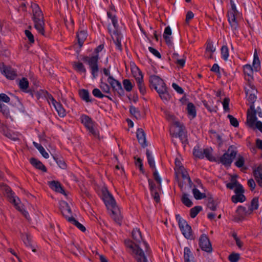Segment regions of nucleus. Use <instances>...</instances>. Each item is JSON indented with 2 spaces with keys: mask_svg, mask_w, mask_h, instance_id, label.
<instances>
[{
  "mask_svg": "<svg viewBox=\"0 0 262 262\" xmlns=\"http://www.w3.org/2000/svg\"><path fill=\"white\" fill-rule=\"evenodd\" d=\"M103 200L107 209L112 211V218L117 224L121 225L122 217L120 211L114 197L107 190L103 191Z\"/></svg>",
  "mask_w": 262,
  "mask_h": 262,
  "instance_id": "1",
  "label": "nucleus"
},
{
  "mask_svg": "<svg viewBox=\"0 0 262 262\" xmlns=\"http://www.w3.org/2000/svg\"><path fill=\"white\" fill-rule=\"evenodd\" d=\"M108 17L110 18L112 22L113 26L109 25L108 26V30L110 33L113 40L116 45V48L120 51H121L122 46L121 41L122 38V35L118 31V21L115 14L111 12H108Z\"/></svg>",
  "mask_w": 262,
  "mask_h": 262,
  "instance_id": "2",
  "label": "nucleus"
},
{
  "mask_svg": "<svg viewBox=\"0 0 262 262\" xmlns=\"http://www.w3.org/2000/svg\"><path fill=\"white\" fill-rule=\"evenodd\" d=\"M108 17L110 18L112 22L113 26L109 25L108 26V30L110 33L113 40L116 45V48L120 51H121L122 46L121 41L122 38V35L118 31V21L115 14L111 12H108Z\"/></svg>",
  "mask_w": 262,
  "mask_h": 262,
  "instance_id": "3",
  "label": "nucleus"
},
{
  "mask_svg": "<svg viewBox=\"0 0 262 262\" xmlns=\"http://www.w3.org/2000/svg\"><path fill=\"white\" fill-rule=\"evenodd\" d=\"M1 190L8 198L11 203H13L16 209L21 212L25 217L29 219V214L26 211L21 204H19L20 200L17 196H15L14 193L12 192L11 188L7 185L1 183L0 184Z\"/></svg>",
  "mask_w": 262,
  "mask_h": 262,
  "instance_id": "4",
  "label": "nucleus"
},
{
  "mask_svg": "<svg viewBox=\"0 0 262 262\" xmlns=\"http://www.w3.org/2000/svg\"><path fill=\"white\" fill-rule=\"evenodd\" d=\"M126 245L132 250V255L137 261V262H148L147 255H148L150 252V249L149 245L146 243H144V246L145 247V250L141 249L139 247L137 248H134L133 244L129 241H127Z\"/></svg>",
  "mask_w": 262,
  "mask_h": 262,
  "instance_id": "5",
  "label": "nucleus"
},
{
  "mask_svg": "<svg viewBox=\"0 0 262 262\" xmlns=\"http://www.w3.org/2000/svg\"><path fill=\"white\" fill-rule=\"evenodd\" d=\"M132 237L135 241L134 242H132L129 239L125 240L124 242L126 246L131 250L130 252H132V250L127 246L126 243L127 241L130 242L133 244L134 248L136 249L138 247H139L140 248L143 249L144 251L145 247L144 246V243H146L147 245L148 244L146 242L143 241L142 237L141 236V232L139 230V229L136 228L133 230Z\"/></svg>",
  "mask_w": 262,
  "mask_h": 262,
  "instance_id": "6",
  "label": "nucleus"
},
{
  "mask_svg": "<svg viewBox=\"0 0 262 262\" xmlns=\"http://www.w3.org/2000/svg\"><path fill=\"white\" fill-rule=\"evenodd\" d=\"M231 9L228 11L227 16L228 21L233 29H236L238 27L237 16L238 12L233 0H230Z\"/></svg>",
  "mask_w": 262,
  "mask_h": 262,
  "instance_id": "7",
  "label": "nucleus"
},
{
  "mask_svg": "<svg viewBox=\"0 0 262 262\" xmlns=\"http://www.w3.org/2000/svg\"><path fill=\"white\" fill-rule=\"evenodd\" d=\"M176 219L178 221L179 226L184 236L187 239H191L192 231L191 227L185 220L181 217L180 215H176Z\"/></svg>",
  "mask_w": 262,
  "mask_h": 262,
  "instance_id": "8",
  "label": "nucleus"
},
{
  "mask_svg": "<svg viewBox=\"0 0 262 262\" xmlns=\"http://www.w3.org/2000/svg\"><path fill=\"white\" fill-rule=\"evenodd\" d=\"M99 57L98 55L93 56L91 57H85L83 58V60L88 63L91 73L94 78H95L98 76L99 71L98 61Z\"/></svg>",
  "mask_w": 262,
  "mask_h": 262,
  "instance_id": "9",
  "label": "nucleus"
},
{
  "mask_svg": "<svg viewBox=\"0 0 262 262\" xmlns=\"http://www.w3.org/2000/svg\"><path fill=\"white\" fill-rule=\"evenodd\" d=\"M236 154V151L232 146H230L227 151L221 157V162L225 166H230Z\"/></svg>",
  "mask_w": 262,
  "mask_h": 262,
  "instance_id": "10",
  "label": "nucleus"
},
{
  "mask_svg": "<svg viewBox=\"0 0 262 262\" xmlns=\"http://www.w3.org/2000/svg\"><path fill=\"white\" fill-rule=\"evenodd\" d=\"M149 81L152 86L157 92L166 89L167 87L163 80L159 76L151 75L150 76Z\"/></svg>",
  "mask_w": 262,
  "mask_h": 262,
  "instance_id": "11",
  "label": "nucleus"
},
{
  "mask_svg": "<svg viewBox=\"0 0 262 262\" xmlns=\"http://www.w3.org/2000/svg\"><path fill=\"white\" fill-rule=\"evenodd\" d=\"M245 192L244 189L242 185H238L237 189H234L235 195L231 197V201L234 203L238 202H244L246 200V197L244 195Z\"/></svg>",
  "mask_w": 262,
  "mask_h": 262,
  "instance_id": "12",
  "label": "nucleus"
},
{
  "mask_svg": "<svg viewBox=\"0 0 262 262\" xmlns=\"http://www.w3.org/2000/svg\"><path fill=\"white\" fill-rule=\"evenodd\" d=\"M81 120L85 127L89 130L90 133L94 136H97V133L94 128V123L89 116L86 115L81 116Z\"/></svg>",
  "mask_w": 262,
  "mask_h": 262,
  "instance_id": "13",
  "label": "nucleus"
},
{
  "mask_svg": "<svg viewBox=\"0 0 262 262\" xmlns=\"http://www.w3.org/2000/svg\"><path fill=\"white\" fill-rule=\"evenodd\" d=\"M245 89L248 101L252 103L251 105H253L256 99L257 90L255 89V87L253 85L249 84L245 87Z\"/></svg>",
  "mask_w": 262,
  "mask_h": 262,
  "instance_id": "14",
  "label": "nucleus"
},
{
  "mask_svg": "<svg viewBox=\"0 0 262 262\" xmlns=\"http://www.w3.org/2000/svg\"><path fill=\"white\" fill-rule=\"evenodd\" d=\"M199 245L201 249L207 252H211L212 250L211 243L206 234H202L199 239Z\"/></svg>",
  "mask_w": 262,
  "mask_h": 262,
  "instance_id": "15",
  "label": "nucleus"
},
{
  "mask_svg": "<svg viewBox=\"0 0 262 262\" xmlns=\"http://www.w3.org/2000/svg\"><path fill=\"white\" fill-rule=\"evenodd\" d=\"M10 100V98L6 94H0V112L5 116H8L9 114V110L7 105L2 103V101L8 103Z\"/></svg>",
  "mask_w": 262,
  "mask_h": 262,
  "instance_id": "16",
  "label": "nucleus"
},
{
  "mask_svg": "<svg viewBox=\"0 0 262 262\" xmlns=\"http://www.w3.org/2000/svg\"><path fill=\"white\" fill-rule=\"evenodd\" d=\"M108 82L111 85L113 90L117 93L119 96L124 95V91L121 83L115 80L112 76H110L107 79Z\"/></svg>",
  "mask_w": 262,
  "mask_h": 262,
  "instance_id": "17",
  "label": "nucleus"
},
{
  "mask_svg": "<svg viewBox=\"0 0 262 262\" xmlns=\"http://www.w3.org/2000/svg\"><path fill=\"white\" fill-rule=\"evenodd\" d=\"M250 108L252 111L248 110L247 112V123L249 127H254L255 123L257 121L254 105H251Z\"/></svg>",
  "mask_w": 262,
  "mask_h": 262,
  "instance_id": "18",
  "label": "nucleus"
},
{
  "mask_svg": "<svg viewBox=\"0 0 262 262\" xmlns=\"http://www.w3.org/2000/svg\"><path fill=\"white\" fill-rule=\"evenodd\" d=\"M174 130L173 132L170 131V134L172 138H178L179 135H182L186 133L185 129L183 124H181L178 121L174 122Z\"/></svg>",
  "mask_w": 262,
  "mask_h": 262,
  "instance_id": "19",
  "label": "nucleus"
},
{
  "mask_svg": "<svg viewBox=\"0 0 262 262\" xmlns=\"http://www.w3.org/2000/svg\"><path fill=\"white\" fill-rule=\"evenodd\" d=\"M249 210L242 206H239L236 209V214L234 216V221L239 222L243 220L249 214Z\"/></svg>",
  "mask_w": 262,
  "mask_h": 262,
  "instance_id": "20",
  "label": "nucleus"
},
{
  "mask_svg": "<svg viewBox=\"0 0 262 262\" xmlns=\"http://www.w3.org/2000/svg\"><path fill=\"white\" fill-rule=\"evenodd\" d=\"M60 208L62 215L69 220V219L72 217V212L69 204L64 201L60 202Z\"/></svg>",
  "mask_w": 262,
  "mask_h": 262,
  "instance_id": "21",
  "label": "nucleus"
},
{
  "mask_svg": "<svg viewBox=\"0 0 262 262\" xmlns=\"http://www.w3.org/2000/svg\"><path fill=\"white\" fill-rule=\"evenodd\" d=\"M136 71L138 72V75L135 76V79L137 81L138 88L141 93L142 95H144L146 93V88L143 83V75L142 72L139 69H137Z\"/></svg>",
  "mask_w": 262,
  "mask_h": 262,
  "instance_id": "22",
  "label": "nucleus"
},
{
  "mask_svg": "<svg viewBox=\"0 0 262 262\" xmlns=\"http://www.w3.org/2000/svg\"><path fill=\"white\" fill-rule=\"evenodd\" d=\"M51 100L58 115L61 117H64L66 114V111L62 107V105L60 103L57 102L53 97H51Z\"/></svg>",
  "mask_w": 262,
  "mask_h": 262,
  "instance_id": "23",
  "label": "nucleus"
},
{
  "mask_svg": "<svg viewBox=\"0 0 262 262\" xmlns=\"http://www.w3.org/2000/svg\"><path fill=\"white\" fill-rule=\"evenodd\" d=\"M43 18H36L34 19V27L38 32L41 35H45L44 30V25L45 23L42 20Z\"/></svg>",
  "mask_w": 262,
  "mask_h": 262,
  "instance_id": "24",
  "label": "nucleus"
},
{
  "mask_svg": "<svg viewBox=\"0 0 262 262\" xmlns=\"http://www.w3.org/2000/svg\"><path fill=\"white\" fill-rule=\"evenodd\" d=\"M137 138L139 143L143 147L147 146L146 143L145 134L142 128H138L137 130Z\"/></svg>",
  "mask_w": 262,
  "mask_h": 262,
  "instance_id": "25",
  "label": "nucleus"
},
{
  "mask_svg": "<svg viewBox=\"0 0 262 262\" xmlns=\"http://www.w3.org/2000/svg\"><path fill=\"white\" fill-rule=\"evenodd\" d=\"M0 69L2 72L8 78L13 79L16 76V74L13 70L4 65L0 66Z\"/></svg>",
  "mask_w": 262,
  "mask_h": 262,
  "instance_id": "26",
  "label": "nucleus"
},
{
  "mask_svg": "<svg viewBox=\"0 0 262 262\" xmlns=\"http://www.w3.org/2000/svg\"><path fill=\"white\" fill-rule=\"evenodd\" d=\"M50 187L56 192L62 193L66 195L65 191L61 187V184L59 182L53 181L49 182Z\"/></svg>",
  "mask_w": 262,
  "mask_h": 262,
  "instance_id": "27",
  "label": "nucleus"
},
{
  "mask_svg": "<svg viewBox=\"0 0 262 262\" xmlns=\"http://www.w3.org/2000/svg\"><path fill=\"white\" fill-rule=\"evenodd\" d=\"M171 35V30L169 26H167L165 29L163 34V38L165 39L166 43L169 46L172 45Z\"/></svg>",
  "mask_w": 262,
  "mask_h": 262,
  "instance_id": "28",
  "label": "nucleus"
},
{
  "mask_svg": "<svg viewBox=\"0 0 262 262\" xmlns=\"http://www.w3.org/2000/svg\"><path fill=\"white\" fill-rule=\"evenodd\" d=\"M31 7L32 9V12L33 14V19L36 18H43L42 16V13L40 9L38 6L36 4H34L31 5Z\"/></svg>",
  "mask_w": 262,
  "mask_h": 262,
  "instance_id": "29",
  "label": "nucleus"
},
{
  "mask_svg": "<svg viewBox=\"0 0 262 262\" xmlns=\"http://www.w3.org/2000/svg\"><path fill=\"white\" fill-rule=\"evenodd\" d=\"M30 161L31 164L36 168L40 169L44 172L47 171V168L40 161L35 158H31Z\"/></svg>",
  "mask_w": 262,
  "mask_h": 262,
  "instance_id": "30",
  "label": "nucleus"
},
{
  "mask_svg": "<svg viewBox=\"0 0 262 262\" xmlns=\"http://www.w3.org/2000/svg\"><path fill=\"white\" fill-rule=\"evenodd\" d=\"M215 51V48L213 47L212 42H208L206 48V55L209 58L212 57V54Z\"/></svg>",
  "mask_w": 262,
  "mask_h": 262,
  "instance_id": "31",
  "label": "nucleus"
},
{
  "mask_svg": "<svg viewBox=\"0 0 262 262\" xmlns=\"http://www.w3.org/2000/svg\"><path fill=\"white\" fill-rule=\"evenodd\" d=\"M21 238L23 240L24 244L28 247H30L32 248V251L36 252V249L32 245L31 243V238L28 234H23L21 235Z\"/></svg>",
  "mask_w": 262,
  "mask_h": 262,
  "instance_id": "32",
  "label": "nucleus"
},
{
  "mask_svg": "<svg viewBox=\"0 0 262 262\" xmlns=\"http://www.w3.org/2000/svg\"><path fill=\"white\" fill-rule=\"evenodd\" d=\"M79 95L80 98L86 102H92L89 92L88 90L84 89L81 90L79 91Z\"/></svg>",
  "mask_w": 262,
  "mask_h": 262,
  "instance_id": "33",
  "label": "nucleus"
},
{
  "mask_svg": "<svg viewBox=\"0 0 262 262\" xmlns=\"http://www.w3.org/2000/svg\"><path fill=\"white\" fill-rule=\"evenodd\" d=\"M187 110L189 116L193 119L196 116V110L192 103H189L187 105Z\"/></svg>",
  "mask_w": 262,
  "mask_h": 262,
  "instance_id": "34",
  "label": "nucleus"
},
{
  "mask_svg": "<svg viewBox=\"0 0 262 262\" xmlns=\"http://www.w3.org/2000/svg\"><path fill=\"white\" fill-rule=\"evenodd\" d=\"M157 93L159 94L161 99L163 101H167L170 98V96L168 93L167 88L157 92Z\"/></svg>",
  "mask_w": 262,
  "mask_h": 262,
  "instance_id": "35",
  "label": "nucleus"
},
{
  "mask_svg": "<svg viewBox=\"0 0 262 262\" xmlns=\"http://www.w3.org/2000/svg\"><path fill=\"white\" fill-rule=\"evenodd\" d=\"M87 36L86 32L84 31H79L77 35L78 44L80 47H82L84 40L86 39Z\"/></svg>",
  "mask_w": 262,
  "mask_h": 262,
  "instance_id": "36",
  "label": "nucleus"
},
{
  "mask_svg": "<svg viewBox=\"0 0 262 262\" xmlns=\"http://www.w3.org/2000/svg\"><path fill=\"white\" fill-rule=\"evenodd\" d=\"M253 68L255 70V71H257L260 69V61L259 60L257 53L256 51H255L254 54V58L252 63Z\"/></svg>",
  "mask_w": 262,
  "mask_h": 262,
  "instance_id": "37",
  "label": "nucleus"
},
{
  "mask_svg": "<svg viewBox=\"0 0 262 262\" xmlns=\"http://www.w3.org/2000/svg\"><path fill=\"white\" fill-rule=\"evenodd\" d=\"M33 144L45 158L47 159L49 157L48 153L45 150L44 148L40 144H38L35 142H33Z\"/></svg>",
  "mask_w": 262,
  "mask_h": 262,
  "instance_id": "38",
  "label": "nucleus"
},
{
  "mask_svg": "<svg viewBox=\"0 0 262 262\" xmlns=\"http://www.w3.org/2000/svg\"><path fill=\"white\" fill-rule=\"evenodd\" d=\"M258 205L259 204L258 198H254L252 200L250 206L249 207V208L248 209L249 212V214H251L254 210L257 209Z\"/></svg>",
  "mask_w": 262,
  "mask_h": 262,
  "instance_id": "39",
  "label": "nucleus"
},
{
  "mask_svg": "<svg viewBox=\"0 0 262 262\" xmlns=\"http://www.w3.org/2000/svg\"><path fill=\"white\" fill-rule=\"evenodd\" d=\"M74 69L78 72L85 74L86 69L81 62H74L73 63Z\"/></svg>",
  "mask_w": 262,
  "mask_h": 262,
  "instance_id": "40",
  "label": "nucleus"
},
{
  "mask_svg": "<svg viewBox=\"0 0 262 262\" xmlns=\"http://www.w3.org/2000/svg\"><path fill=\"white\" fill-rule=\"evenodd\" d=\"M148 163L152 169L156 168L155 162L154 158L152 157L151 153L149 149L146 150V152Z\"/></svg>",
  "mask_w": 262,
  "mask_h": 262,
  "instance_id": "41",
  "label": "nucleus"
},
{
  "mask_svg": "<svg viewBox=\"0 0 262 262\" xmlns=\"http://www.w3.org/2000/svg\"><path fill=\"white\" fill-rule=\"evenodd\" d=\"M181 201L182 203L188 207H191L193 204L192 201L188 197V194L186 193H183Z\"/></svg>",
  "mask_w": 262,
  "mask_h": 262,
  "instance_id": "42",
  "label": "nucleus"
},
{
  "mask_svg": "<svg viewBox=\"0 0 262 262\" xmlns=\"http://www.w3.org/2000/svg\"><path fill=\"white\" fill-rule=\"evenodd\" d=\"M68 221L74 225L81 231L84 232L85 231V228L81 224L76 221L73 217L69 218Z\"/></svg>",
  "mask_w": 262,
  "mask_h": 262,
  "instance_id": "43",
  "label": "nucleus"
},
{
  "mask_svg": "<svg viewBox=\"0 0 262 262\" xmlns=\"http://www.w3.org/2000/svg\"><path fill=\"white\" fill-rule=\"evenodd\" d=\"M238 185H242L240 184L234 178H232L231 182L227 183L226 184L227 188L230 189H233L234 188L237 189L238 188Z\"/></svg>",
  "mask_w": 262,
  "mask_h": 262,
  "instance_id": "44",
  "label": "nucleus"
},
{
  "mask_svg": "<svg viewBox=\"0 0 262 262\" xmlns=\"http://www.w3.org/2000/svg\"><path fill=\"white\" fill-rule=\"evenodd\" d=\"M192 193L194 198L196 200H201L206 197V195L204 193H201L198 189L194 188L192 189Z\"/></svg>",
  "mask_w": 262,
  "mask_h": 262,
  "instance_id": "45",
  "label": "nucleus"
},
{
  "mask_svg": "<svg viewBox=\"0 0 262 262\" xmlns=\"http://www.w3.org/2000/svg\"><path fill=\"white\" fill-rule=\"evenodd\" d=\"M184 258L185 261L190 260L191 259H193L190 250L188 247H185L184 250Z\"/></svg>",
  "mask_w": 262,
  "mask_h": 262,
  "instance_id": "46",
  "label": "nucleus"
},
{
  "mask_svg": "<svg viewBox=\"0 0 262 262\" xmlns=\"http://www.w3.org/2000/svg\"><path fill=\"white\" fill-rule=\"evenodd\" d=\"M203 154L204 155V157H205L209 161L215 160L214 158L212 155V149L211 148L203 149Z\"/></svg>",
  "mask_w": 262,
  "mask_h": 262,
  "instance_id": "47",
  "label": "nucleus"
},
{
  "mask_svg": "<svg viewBox=\"0 0 262 262\" xmlns=\"http://www.w3.org/2000/svg\"><path fill=\"white\" fill-rule=\"evenodd\" d=\"M193 155L198 158L203 159L204 158L203 149L199 148V147H195L193 149Z\"/></svg>",
  "mask_w": 262,
  "mask_h": 262,
  "instance_id": "48",
  "label": "nucleus"
},
{
  "mask_svg": "<svg viewBox=\"0 0 262 262\" xmlns=\"http://www.w3.org/2000/svg\"><path fill=\"white\" fill-rule=\"evenodd\" d=\"M92 94L95 97L99 98H102L104 97H106L110 100H112V98L110 97L103 95L101 91L97 88H95L93 90Z\"/></svg>",
  "mask_w": 262,
  "mask_h": 262,
  "instance_id": "49",
  "label": "nucleus"
},
{
  "mask_svg": "<svg viewBox=\"0 0 262 262\" xmlns=\"http://www.w3.org/2000/svg\"><path fill=\"white\" fill-rule=\"evenodd\" d=\"M202 209V207L200 206H195L190 210V215L192 218H194L200 211Z\"/></svg>",
  "mask_w": 262,
  "mask_h": 262,
  "instance_id": "50",
  "label": "nucleus"
},
{
  "mask_svg": "<svg viewBox=\"0 0 262 262\" xmlns=\"http://www.w3.org/2000/svg\"><path fill=\"white\" fill-rule=\"evenodd\" d=\"M19 86L21 90H26L29 86L28 80L25 78H22L19 82Z\"/></svg>",
  "mask_w": 262,
  "mask_h": 262,
  "instance_id": "51",
  "label": "nucleus"
},
{
  "mask_svg": "<svg viewBox=\"0 0 262 262\" xmlns=\"http://www.w3.org/2000/svg\"><path fill=\"white\" fill-rule=\"evenodd\" d=\"M153 170V176L155 180V181L158 183L159 185V189H160L161 188V178H160L158 171L157 170L156 168H155L154 169H152Z\"/></svg>",
  "mask_w": 262,
  "mask_h": 262,
  "instance_id": "52",
  "label": "nucleus"
},
{
  "mask_svg": "<svg viewBox=\"0 0 262 262\" xmlns=\"http://www.w3.org/2000/svg\"><path fill=\"white\" fill-rule=\"evenodd\" d=\"M5 135L13 141H16L18 139V134L10 130H8L6 132Z\"/></svg>",
  "mask_w": 262,
  "mask_h": 262,
  "instance_id": "53",
  "label": "nucleus"
},
{
  "mask_svg": "<svg viewBox=\"0 0 262 262\" xmlns=\"http://www.w3.org/2000/svg\"><path fill=\"white\" fill-rule=\"evenodd\" d=\"M123 84L125 90L127 92L132 91L133 88L132 84L130 81L128 79H125L123 81Z\"/></svg>",
  "mask_w": 262,
  "mask_h": 262,
  "instance_id": "54",
  "label": "nucleus"
},
{
  "mask_svg": "<svg viewBox=\"0 0 262 262\" xmlns=\"http://www.w3.org/2000/svg\"><path fill=\"white\" fill-rule=\"evenodd\" d=\"M253 68L249 64H246L244 66V72L245 74L249 76H251L253 74Z\"/></svg>",
  "mask_w": 262,
  "mask_h": 262,
  "instance_id": "55",
  "label": "nucleus"
},
{
  "mask_svg": "<svg viewBox=\"0 0 262 262\" xmlns=\"http://www.w3.org/2000/svg\"><path fill=\"white\" fill-rule=\"evenodd\" d=\"M129 111L132 115H134L137 119L141 118V115L139 111L134 106H131L129 108Z\"/></svg>",
  "mask_w": 262,
  "mask_h": 262,
  "instance_id": "56",
  "label": "nucleus"
},
{
  "mask_svg": "<svg viewBox=\"0 0 262 262\" xmlns=\"http://www.w3.org/2000/svg\"><path fill=\"white\" fill-rule=\"evenodd\" d=\"M254 178H260L262 179V165H260L254 171Z\"/></svg>",
  "mask_w": 262,
  "mask_h": 262,
  "instance_id": "57",
  "label": "nucleus"
},
{
  "mask_svg": "<svg viewBox=\"0 0 262 262\" xmlns=\"http://www.w3.org/2000/svg\"><path fill=\"white\" fill-rule=\"evenodd\" d=\"M221 54L224 60H227L229 57V51L227 46H223L221 49Z\"/></svg>",
  "mask_w": 262,
  "mask_h": 262,
  "instance_id": "58",
  "label": "nucleus"
},
{
  "mask_svg": "<svg viewBox=\"0 0 262 262\" xmlns=\"http://www.w3.org/2000/svg\"><path fill=\"white\" fill-rule=\"evenodd\" d=\"M100 88L102 91L104 93L108 94L110 92V86L106 83L101 82Z\"/></svg>",
  "mask_w": 262,
  "mask_h": 262,
  "instance_id": "59",
  "label": "nucleus"
},
{
  "mask_svg": "<svg viewBox=\"0 0 262 262\" xmlns=\"http://www.w3.org/2000/svg\"><path fill=\"white\" fill-rule=\"evenodd\" d=\"M207 207L212 211H215L216 210V204L211 198L208 199Z\"/></svg>",
  "mask_w": 262,
  "mask_h": 262,
  "instance_id": "60",
  "label": "nucleus"
},
{
  "mask_svg": "<svg viewBox=\"0 0 262 262\" xmlns=\"http://www.w3.org/2000/svg\"><path fill=\"white\" fill-rule=\"evenodd\" d=\"M148 184H149V189H150V192H152V191H154L155 190H161V188L160 189H159V185L158 187H156L155 184L154 183L153 181L151 180V179H149L148 180Z\"/></svg>",
  "mask_w": 262,
  "mask_h": 262,
  "instance_id": "61",
  "label": "nucleus"
},
{
  "mask_svg": "<svg viewBox=\"0 0 262 262\" xmlns=\"http://www.w3.org/2000/svg\"><path fill=\"white\" fill-rule=\"evenodd\" d=\"M245 160L243 157L239 156L236 161L235 164L237 167H242L244 164Z\"/></svg>",
  "mask_w": 262,
  "mask_h": 262,
  "instance_id": "62",
  "label": "nucleus"
},
{
  "mask_svg": "<svg viewBox=\"0 0 262 262\" xmlns=\"http://www.w3.org/2000/svg\"><path fill=\"white\" fill-rule=\"evenodd\" d=\"M228 118L229 119L230 124L234 127L238 126V122L237 120L231 115H228Z\"/></svg>",
  "mask_w": 262,
  "mask_h": 262,
  "instance_id": "63",
  "label": "nucleus"
},
{
  "mask_svg": "<svg viewBox=\"0 0 262 262\" xmlns=\"http://www.w3.org/2000/svg\"><path fill=\"white\" fill-rule=\"evenodd\" d=\"M228 258L230 262H237L239 258V254L237 253H232L229 256Z\"/></svg>",
  "mask_w": 262,
  "mask_h": 262,
  "instance_id": "64",
  "label": "nucleus"
}]
</instances>
